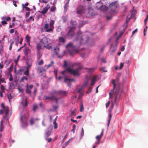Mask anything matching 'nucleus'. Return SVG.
Wrapping results in <instances>:
<instances>
[{"label":"nucleus","mask_w":148,"mask_h":148,"mask_svg":"<svg viewBox=\"0 0 148 148\" xmlns=\"http://www.w3.org/2000/svg\"><path fill=\"white\" fill-rule=\"evenodd\" d=\"M53 28L50 27L49 28H47L46 30L47 32H53Z\"/></svg>","instance_id":"obj_39"},{"label":"nucleus","mask_w":148,"mask_h":148,"mask_svg":"<svg viewBox=\"0 0 148 148\" xmlns=\"http://www.w3.org/2000/svg\"><path fill=\"white\" fill-rule=\"evenodd\" d=\"M14 43V42L13 41L10 42L9 48V49L10 50H11L12 49V45Z\"/></svg>","instance_id":"obj_50"},{"label":"nucleus","mask_w":148,"mask_h":148,"mask_svg":"<svg viewBox=\"0 0 148 148\" xmlns=\"http://www.w3.org/2000/svg\"><path fill=\"white\" fill-rule=\"evenodd\" d=\"M29 5L28 3H26L25 4H22V6L23 9H24L25 8L27 7Z\"/></svg>","instance_id":"obj_49"},{"label":"nucleus","mask_w":148,"mask_h":148,"mask_svg":"<svg viewBox=\"0 0 148 148\" xmlns=\"http://www.w3.org/2000/svg\"><path fill=\"white\" fill-rule=\"evenodd\" d=\"M4 43L2 42L1 43L0 46V54L1 55L3 51Z\"/></svg>","instance_id":"obj_21"},{"label":"nucleus","mask_w":148,"mask_h":148,"mask_svg":"<svg viewBox=\"0 0 148 148\" xmlns=\"http://www.w3.org/2000/svg\"><path fill=\"white\" fill-rule=\"evenodd\" d=\"M50 7L48 5H47V6L43 8L41 12V13L43 15L45 14L47 12L48 9Z\"/></svg>","instance_id":"obj_10"},{"label":"nucleus","mask_w":148,"mask_h":148,"mask_svg":"<svg viewBox=\"0 0 148 148\" xmlns=\"http://www.w3.org/2000/svg\"><path fill=\"white\" fill-rule=\"evenodd\" d=\"M44 47L48 49H50L52 48V46H49L48 45H44Z\"/></svg>","instance_id":"obj_40"},{"label":"nucleus","mask_w":148,"mask_h":148,"mask_svg":"<svg viewBox=\"0 0 148 148\" xmlns=\"http://www.w3.org/2000/svg\"><path fill=\"white\" fill-rule=\"evenodd\" d=\"M69 3V1H67L66 4L64 6V9L66 10V11L67 9L66 8V7H68L69 5H68Z\"/></svg>","instance_id":"obj_57"},{"label":"nucleus","mask_w":148,"mask_h":148,"mask_svg":"<svg viewBox=\"0 0 148 148\" xmlns=\"http://www.w3.org/2000/svg\"><path fill=\"white\" fill-rule=\"evenodd\" d=\"M110 104V101H108L106 104V108H107L109 106Z\"/></svg>","instance_id":"obj_63"},{"label":"nucleus","mask_w":148,"mask_h":148,"mask_svg":"<svg viewBox=\"0 0 148 148\" xmlns=\"http://www.w3.org/2000/svg\"><path fill=\"white\" fill-rule=\"evenodd\" d=\"M44 63L43 61L42 60H41L40 61H39L38 63V64L39 65H41L43 64Z\"/></svg>","instance_id":"obj_53"},{"label":"nucleus","mask_w":148,"mask_h":148,"mask_svg":"<svg viewBox=\"0 0 148 148\" xmlns=\"http://www.w3.org/2000/svg\"><path fill=\"white\" fill-rule=\"evenodd\" d=\"M103 132H104V129H102V132L100 135H98L96 136V138L97 140L100 141L101 138L102 136L103 135Z\"/></svg>","instance_id":"obj_13"},{"label":"nucleus","mask_w":148,"mask_h":148,"mask_svg":"<svg viewBox=\"0 0 148 148\" xmlns=\"http://www.w3.org/2000/svg\"><path fill=\"white\" fill-rule=\"evenodd\" d=\"M25 38L27 40V42H29L31 38L29 36H28L26 35L25 36Z\"/></svg>","instance_id":"obj_43"},{"label":"nucleus","mask_w":148,"mask_h":148,"mask_svg":"<svg viewBox=\"0 0 148 148\" xmlns=\"http://www.w3.org/2000/svg\"><path fill=\"white\" fill-rule=\"evenodd\" d=\"M49 27V25L48 23H46L44 26V28L45 29H47Z\"/></svg>","instance_id":"obj_59"},{"label":"nucleus","mask_w":148,"mask_h":148,"mask_svg":"<svg viewBox=\"0 0 148 148\" xmlns=\"http://www.w3.org/2000/svg\"><path fill=\"white\" fill-rule=\"evenodd\" d=\"M75 28L74 27H71L68 31L67 34V36L69 38L73 37L75 35Z\"/></svg>","instance_id":"obj_7"},{"label":"nucleus","mask_w":148,"mask_h":148,"mask_svg":"<svg viewBox=\"0 0 148 148\" xmlns=\"http://www.w3.org/2000/svg\"><path fill=\"white\" fill-rule=\"evenodd\" d=\"M76 115V113L74 110L71 112V114L70 115V117L71 118H73Z\"/></svg>","instance_id":"obj_31"},{"label":"nucleus","mask_w":148,"mask_h":148,"mask_svg":"<svg viewBox=\"0 0 148 148\" xmlns=\"http://www.w3.org/2000/svg\"><path fill=\"white\" fill-rule=\"evenodd\" d=\"M30 49L27 47L25 48L24 50V53L25 55L27 56L28 54V52L29 51Z\"/></svg>","instance_id":"obj_23"},{"label":"nucleus","mask_w":148,"mask_h":148,"mask_svg":"<svg viewBox=\"0 0 148 148\" xmlns=\"http://www.w3.org/2000/svg\"><path fill=\"white\" fill-rule=\"evenodd\" d=\"M56 9V7L54 6H52L50 8V11L51 12H53L55 11Z\"/></svg>","instance_id":"obj_38"},{"label":"nucleus","mask_w":148,"mask_h":148,"mask_svg":"<svg viewBox=\"0 0 148 148\" xmlns=\"http://www.w3.org/2000/svg\"><path fill=\"white\" fill-rule=\"evenodd\" d=\"M76 129V125H73V129L71 130V131L73 132V133H74L75 132V130Z\"/></svg>","instance_id":"obj_54"},{"label":"nucleus","mask_w":148,"mask_h":148,"mask_svg":"<svg viewBox=\"0 0 148 148\" xmlns=\"http://www.w3.org/2000/svg\"><path fill=\"white\" fill-rule=\"evenodd\" d=\"M148 19V15H147L146 16V18L144 20V23L145 25H146L147 23V21Z\"/></svg>","instance_id":"obj_55"},{"label":"nucleus","mask_w":148,"mask_h":148,"mask_svg":"<svg viewBox=\"0 0 148 148\" xmlns=\"http://www.w3.org/2000/svg\"><path fill=\"white\" fill-rule=\"evenodd\" d=\"M47 123V120L46 119H44L42 121V125L44 126H46Z\"/></svg>","instance_id":"obj_37"},{"label":"nucleus","mask_w":148,"mask_h":148,"mask_svg":"<svg viewBox=\"0 0 148 148\" xmlns=\"http://www.w3.org/2000/svg\"><path fill=\"white\" fill-rule=\"evenodd\" d=\"M32 19V20L34 21V19L33 18H32V16H30L29 17V18L27 19L26 20V21L27 22H29L31 21V19Z\"/></svg>","instance_id":"obj_44"},{"label":"nucleus","mask_w":148,"mask_h":148,"mask_svg":"<svg viewBox=\"0 0 148 148\" xmlns=\"http://www.w3.org/2000/svg\"><path fill=\"white\" fill-rule=\"evenodd\" d=\"M7 97H8V99L9 100V101H10V100L12 98V96L10 94H8V95Z\"/></svg>","instance_id":"obj_56"},{"label":"nucleus","mask_w":148,"mask_h":148,"mask_svg":"<svg viewBox=\"0 0 148 148\" xmlns=\"http://www.w3.org/2000/svg\"><path fill=\"white\" fill-rule=\"evenodd\" d=\"M108 9V8L107 7H106L105 5H102V7H101L100 10L101 11L105 12Z\"/></svg>","instance_id":"obj_22"},{"label":"nucleus","mask_w":148,"mask_h":148,"mask_svg":"<svg viewBox=\"0 0 148 148\" xmlns=\"http://www.w3.org/2000/svg\"><path fill=\"white\" fill-rule=\"evenodd\" d=\"M36 48L37 51H40V50L42 49V47L40 43H38L36 44Z\"/></svg>","instance_id":"obj_24"},{"label":"nucleus","mask_w":148,"mask_h":148,"mask_svg":"<svg viewBox=\"0 0 148 148\" xmlns=\"http://www.w3.org/2000/svg\"><path fill=\"white\" fill-rule=\"evenodd\" d=\"M75 80L73 79H69L65 78L64 79V82L66 83L68 86H70L71 85V82L72 81L74 82Z\"/></svg>","instance_id":"obj_9"},{"label":"nucleus","mask_w":148,"mask_h":148,"mask_svg":"<svg viewBox=\"0 0 148 148\" xmlns=\"http://www.w3.org/2000/svg\"><path fill=\"white\" fill-rule=\"evenodd\" d=\"M59 41L60 42L64 43L65 42V39L62 37H60L59 38Z\"/></svg>","instance_id":"obj_34"},{"label":"nucleus","mask_w":148,"mask_h":148,"mask_svg":"<svg viewBox=\"0 0 148 148\" xmlns=\"http://www.w3.org/2000/svg\"><path fill=\"white\" fill-rule=\"evenodd\" d=\"M28 80V78L26 77L23 76L21 79V81L22 82H23L24 80Z\"/></svg>","instance_id":"obj_48"},{"label":"nucleus","mask_w":148,"mask_h":148,"mask_svg":"<svg viewBox=\"0 0 148 148\" xmlns=\"http://www.w3.org/2000/svg\"><path fill=\"white\" fill-rule=\"evenodd\" d=\"M38 108V107L36 105V104H34L33 106V110L34 112H35L36 111V110Z\"/></svg>","instance_id":"obj_41"},{"label":"nucleus","mask_w":148,"mask_h":148,"mask_svg":"<svg viewBox=\"0 0 148 148\" xmlns=\"http://www.w3.org/2000/svg\"><path fill=\"white\" fill-rule=\"evenodd\" d=\"M29 122L30 125H32L34 123V120L33 118H31Z\"/></svg>","instance_id":"obj_35"},{"label":"nucleus","mask_w":148,"mask_h":148,"mask_svg":"<svg viewBox=\"0 0 148 148\" xmlns=\"http://www.w3.org/2000/svg\"><path fill=\"white\" fill-rule=\"evenodd\" d=\"M29 70L28 67H27L26 70L24 73V74L28 76L29 75Z\"/></svg>","instance_id":"obj_30"},{"label":"nucleus","mask_w":148,"mask_h":148,"mask_svg":"<svg viewBox=\"0 0 148 148\" xmlns=\"http://www.w3.org/2000/svg\"><path fill=\"white\" fill-rule=\"evenodd\" d=\"M40 42L44 45H49L51 44L50 40L47 37H44L40 40Z\"/></svg>","instance_id":"obj_8"},{"label":"nucleus","mask_w":148,"mask_h":148,"mask_svg":"<svg viewBox=\"0 0 148 148\" xmlns=\"http://www.w3.org/2000/svg\"><path fill=\"white\" fill-rule=\"evenodd\" d=\"M87 84L88 82H87L85 85L82 86L81 88H79L77 91V92L79 93L81 95H83V94L82 92V91L84 90V86H86L87 85Z\"/></svg>","instance_id":"obj_11"},{"label":"nucleus","mask_w":148,"mask_h":148,"mask_svg":"<svg viewBox=\"0 0 148 148\" xmlns=\"http://www.w3.org/2000/svg\"><path fill=\"white\" fill-rule=\"evenodd\" d=\"M111 117H112L111 114H109V119L108 120V125H109V123H110V122L111 119Z\"/></svg>","instance_id":"obj_58"},{"label":"nucleus","mask_w":148,"mask_h":148,"mask_svg":"<svg viewBox=\"0 0 148 148\" xmlns=\"http://www.w3.org/2000/svg\"><path fill=\"white\" fill-rule=\"evenodd\" d=\"M124 65V64L123 63H121L120 64V66H119L120 69H122Z\"/></svg>","instance_id":"obj_62"},{"label":"nucleus","mask_w":148,"mask_h":148,"mask_svg":"<svg viewBox=\"0 0 148 148\" xmlns=\"http://www.w3.org/2000/svg\"><path fill=\"white\" fill-rule=\"evenodd\" d=\"M27 89L26 90V92L27 93L29 94L31 92V89L29 88L28 87V84L26 85Z\"/></svg>","instance_id":"obj_29"},{"label":"nucleus","mask_w":148,"mask_h":148,"mask_svg":"<svg viewBox=\"0 0 148 148\" xmlns=\"http://www.w3.org/2000/svg\"><path fill=\"white\" fill-rule=\"evenodd\" d=\"M115 80L113 79L112 81V83L113 85V88L111 90V92L109 93L110 97L112 98L113 96L115 97L114 102H116L117 100H119L121 99V93H119V86H116L115 84Z\"/></svg>","instance_id":"obj_2"},{"label":"nucleus","mask_w":148,"mask_h":148,"mask_svg":"<svg viewBox=\"0 0 148 148\" xmlns=\"http://www.w3.org/2000/svg\"><path fill=\"white\" fill-rule=\"evenodd\" d=\"M45 70L44 68L42 67H39L37 69V72L40 74L41 73L42 71H45Z\"/></svg>","instance_id":"obj_20"},{"label":"nucleus","mask_w":148,"mask_h":148,"mask_svg":"<svg viewBox=\"0 0 148 148\" xmlns=\"http://www.w3.org/2000/svg\"><path fill=\"white\" fill-rule=\"evenodd\" d=\"M86 22H84V21H82L79 24V27L80 28L82 27L86 23Z\"/></svg>","instance_id":"obj_36"},{"label":"nucleus","mask_w":148,"mask_h":148,"mask_svg":"<svg viewBox=\"0 0 148 148\" xmlns=\"http://www.w3.org/2000/svg\"><path fill=\"white\" fill-rule=\"evenodd\" d=\"M59 50V48H56L54 49L51 50V51L53 52L55 54L58 55V52Z\"/></svg>","instance_id":"obj_16"},{"label":"nucleus","mask_w":148,"mask_h":148,"mask_svg":"<svg viewBox=\"0 0 148 148\" xmlns=\"http://www.w3.org/2000/svg\"><path fill=\"white\" fill-rule=\"evenodd\" d=\"M27 103H28L27 98H26L25 100H23L21 103V104H22L24 108H25L27 106Z\"/></svg>","instance_id":"obj_15"},{"label":"nucleus","mask_w":148,"mask_h":148,"mask_svg":"<svg viewBox=\"0 0 148 148\" xmlns=\"http://www.w3.org/2000/svg\"><path fill=\"white\" fill-rule=\"evenodd\" d=\"M82 69L81 67H79L76 69L73 70L70 67H68L66 69V70L71 74H73L74 76H79V71Z\"/></svg>","instance_id":"obj_3"},{"label":"nucleus","mask_w":148,"mask_h":148,"mask_svg":"<svg viewBox=\"0 0 148 148\" xmlns=\"http://www.w3.org/2000/svg\"><path fill=\"white\" fill-rule=\"evenodd\" d=\"M56 90H54L53 91L51 92L50 93L51 95V97L49 96H44V97L45 98V99L44 100H47L49 99H51L52 100H54L56 102V103H57V101H58L59 98H58L56 97L55 96H54L53 95H55L56 94Z\"/></svg>","instance_id":"obj_4"},{"label":"nucleus","mask_w":148,"mask_h":148,"mask_svg":"<svg viewBox=\"0 0 148 148\" xmlns=\"http://www.w3.org/2000/svg\"><path fill=\"white\" fill-rule=\"evenodd\" d=\"M53 124L54 125V128L55 129H56L58 128V125L56 121H55L53 122Z\"/></svg>","instance_id":"obj_51"},{"label":"nucleus","mask_w":148,"mask_h":148,"mask_svg":"<svg viewBox=\"0 0 148 148\" xmlns=\"http://www.w3.org/2000/svg\"><path fill=\"white\" fill-rule=\"evenodd\" d=\"M102 4L100 2H98L96 4V8L97 10H101L102 6Z\"/></svg>","instance_id":"obj_18"},{"label":"nucleus","mask_w":148,"mask_h":148,"mask_svg":"<svg viewBox=\"0 0 148 148\" xmlns=\"http://www.w3.org/2000/svg\"><path fill=\"white\" fill-rule=\"evenodd\" d=\"M2 76L0 77V82L1 83H3L4 82V79L3 78H2Z\"/></svg>","instance_id":"obj_61"},{"label":"nucleus","mask_w":148,"mask_h":148,"mask_svg":"<svg viewBox=\"0 0 148 148\" xmlns=\"http://www.w3.org/2000/svg\"><path fill=\"white\" fill-rule=\"evenodd\" d=\"M20 55H18L17 57V59L16 60H14V61L15 62L16 64H17V62H18L19 60V59L20 58Z\"/></svg>","instance_id":"obj_47"},{"label":"nucleus","mask_w":148,"mask_h":148,"mask_svg":"<svg viewBox=\"0 0 148 148\" xmlns=\"http://www.w3.org/2000/svg\"><path fill=\"white\" fill-rule=\"evenodd\" d=\"M37 58L38 60H39L42 56V54L40 53V51H37Z\"/></svg>","instance_id":"obj_25"},{"label":"nucleus","mask_w":148,"mask_h":148,"mask_svg":"<svg viewBox=\"0 0 148 148\" xmlns=\"http://www.w3.org/2000/svg\"><path fill=\"white\" fill-rule=\"evenodd\" d=\"M87 11L82 5H80L78 6L77 8V14H85Z\"/></svg>","instance_id":"obj_5"},{"label":"nucleus","mask_w":148,"mask_h":148,"mask_svg":"<svg viewBox=\"0 0 148 148\" xmlns=\"http://www.w3.org/2000/svg\"><path fill=\"white\" fill-rule=\"evenodd\" d=\"M67 66V62L66 60L64 61V64L63 65V67H66Z\"/></svg>","instance_id":"obj_60"},{"label":"nucleus","mask_w":148,"mask_h":148,"mask_svg":"<svg viewBox=\"0 0 148 148\" xmlns=\"http://www.w3.org/2000/svg\"><path fill=\"white\" fill-rule=\"evenodd\" d=\"M80 63L79 62L76 63L75 64H72L71 65V66L72 67H73L74 66L76 65L78 66L80 65Z\"/></svg>","instance_id":"obj_52"},{"label":"nucleus","mask_w":148,"mask_h":148,"mask_svg":"<svg viewBox=\"0 0 148 148\" xmlns=\"http://www.w3.org/2000/svg\"><path fill=\"white\" fill-rule=\"evenodd\" d=\"M84 110V108L83 104L82 103L80 105V111L81 112H82Z\"/></svg>","instance_id":"obj_45"},{"label":"nucleus","mask_w":148,"mask_h":148,"mask_svg":"<svg viewBox=\"0 0 148 148\" xmlns=\"http://www.w3.org/2000/svg\"><path fill=\"white\" fill-rule=\"evenodd\" d=\"M116 46L112 47V44L110 46V49H111V54H112L116 51Z\"/></svg>","instance_id":"obj_17"},{"label":"nucleus","mask_w":148,"mask_h":148,"mask_svg":"<svg viewBox=\"0 0 148 148\" xmlns=\"http://www.w3.org/2000/svg\"><path fill=\"white\" fill-rule=\"evenodd\" d=\"M71 23L73 25H75L77 24L76 21L73 20H71Z\"/></svg>","instance_id":"obj_42"},{"label":"nucleus","mask_w":148,"mask_h":148,"mask_svg":"<svg viewBox=\"0 0 148 148\" xmlns=\"http://www.w3.org/2000/svg\"><path fill=\"white\" fill-rule=\"evenodd\" d=\"M66 94V91L60 90L58 92L56 91V95H65Z\"/></svg>","instance_id":"obj_14"},{"label":"nucleus","mask_w":148,"mask_h":148,"mask_svg":"<svg viewBox=\"0 0 148 148\" xmlns=\"http://www.w3.org/2000/svg\"><path fill=\"white\" fill-rule=\"evenodd\" d=\"M81 34V31H79L77 33V37L75 40L74 44H73L72 43L70 42L66 46V48L68 49L71 56L75 52L74 50H71L73 47L77 48L79 47L81 44H90L92 43L89 39L88 36L87 35H83L79 38V36Z\"/></svg>","instance_id":"obj_1"},{"label":"nucleus","mask_w":148,"mask_h":148,"mask_svg":"<svg viewBox=\"0 0 148 148\" xmlns=\"http://www.w3.org/2000/svg\"><path fill=\"white\" fill-rule=\"evenodd\" d=\"M3 121L2 120L0 122V131L2 132L3 129Z\"/></svg>","instance_id":"obj_26"},{"label":"nucleus","mask_w":148,"mask_h":148,"mask_svg":"<svg viewBox=\"0 0 148 148\" xmlns=\"http://www.w3.org/2000/svg\"><path fill=\"white\" fill-rule=\"evenodd\" d=\"M97 76H95L92 79L91 82V85L93 86L95 83V82L96 81Z\"/></svg>","instance_id":"obj_19"},{"label":"nucleus","mask_w":148,"mask_h":148,"mask_svg":"<svg viewBox=\"0 0 148 148\" xmlns=\"http://www.w3.org/2000/svg\"><path fill=\"white\" fill-rule=\"evenodd\" d=\"M62 18L63 22L65 23L67 20V16H63L62 17Z\"/></svg>","instance_id":"obj_46"},{"label":"nucleus","mask_w":148,"mask_h":148,"mask_svg":"<svg viewBox=\"0 0 148 148\" xmlns=\"http://www.w3.org/2000/svg\"><path fill=\"white\" fill-rule=\"evenodd\" d=\"M14 32V30L13 29H11L9 31V32L10 33H13Z\"/></svg>","instance_id":"obj_64"},{"label":"nucleus","mask_w":148,"mask_h":148,"mask_svg":"<svg viewBox=\"0 0 148 148\" xmlns=\"http://www.w3.org/2000/svg\"><path fill=\"white\" fill-rule=\"evenodd\" d=\"M54 21L53 20H51L50 22V27L54 28L53 25L54 24Z\"/></svg>","instance_id":"obj_33"},{"label":"nucleus","mask_w":148,"mask_h":148,"mask_svg":"<svg viewBox=\"0 0 148 148\" xmlns=\"http://www.w3.org/2000/svg\"><path fill=\"white\" fill-rule=\"evenodd\" d=\"M54 63L53 61H52L50 64H49L47 65H45V68H46V69H47L49 68Z\"/></svg>","instance_id":"obj_27"},{"label":"nucleus","mask_w":148,"mask_h":148,"mask_svg":"<svg viewBox=\"0 0 148 148\" xmlns=\"http://www.w3.org/2000/svg\"><path fill=\"white\" fill-rule=\"evenodd\" d=\"M51 129L50 127L48 128L46 131L45 136L48 137L51 134Z\"/></svg>","instance_id":"obj_12"},{"label":"nucleus","mask_w":148,"mask_h":148,"mask_svg":"<svg viewBox=\"0 0 148 148\" xmlns=\"http://www.w3.org/2000/svg\"><path fill=\"white\" fill-rule=\"evenodd\" d=\"M20 120L21 122L22 126L23 127H25L27 126V120L24 116H21L20 117Z\"/></svg>","instance_id":"obj_6"},{"label":"nucleus","mask_w":148,"mask_h":148,"mask_svg":"<svg viewBox=\"0 0 148 148\" xmlns=\"http://www.w3.org/2000/svg\"><path fill=\"white\" fill-rule=\"evenodd\" d=\"M109 7L110 8H116V3L114 2L112 3L109 5Z\"/></svg>","instance_id":"obj_32"},{"label":"nucleus","mask_w":148,"mask_h":148,"mask_svg":"<svg viewBox=\"0 0 148 148\" xmlns=\"http://www.w3.org/2000/svg\"><path fill=\"white\" fill-rule=\"evenodd\" d=\"M5 111V116H7L9 112V108L8 107H6L3 109Z\"/></svg>","instance_id":"obj_28"}]
</instances>
